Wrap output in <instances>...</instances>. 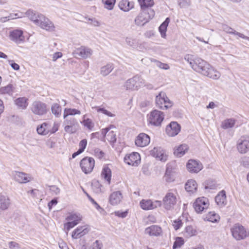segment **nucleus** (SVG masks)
Returning a JSON list of instances; mask_svg holds the SVG:
<instances>
[{
  "label": "nucleus",
  "mask_w": 249,
  "mask_h": 249,
  "mask_svg": "<svg viewBox=\"0 0 249 249\" xmlns=\"http://www.w3.org/2000/svg\"><path fill=\"white\" fill-rule=\"evenodd\" d=\"M75 55H78L83 58H87L90 57L92 54V51L89 48L81 46L76 49L73 52Z\"/></svg>",
  "instance_id": "21"
},
{
  "label": "nucleus",
  "mask_w": 249,
  "mask_h": 249,
  "mask_svg": "<svg viewBox=\"0 0 249 249\" xmlns=\"http://www.w3.org/2000/svg\"><path fill=\"white\" fill-rule=\"evenodd\" d=\"M140 204L143 210H149L160 207L161 205V201L159 200L152 201L150 199H142L140 201Z\"/></svg>",
  "instance_id": "13"
},
{
  "label": "nucleus",
  "mask_w": 249,
  "mask_h": 249,
  "mask_svg": "<svg viewBox=\"0 0 249 249\" xmlns=\"http://www.w3.org/2000/svg\"><path fill=\"white\" fill-rule=\"evenodd\" d=\"M120 9L124 12H128L134 7V3L128 0H122L118 4Z\"/></svg>",
  "instance_id": "31"
},
{
  "label": "nucleus",
  "mask_w": 249,
  "mask_h": 249,
  "mask_svg": "<svg viewBox=\"0 0 249 249\" xmlns=\"http://www.w3.org/2000/svg\"><path fill=\"white\" fill-rule=\"evenodd\" d=\"M122 198V195L120 191L114 192L110 195L109 201L112 205H116L120 203Z\"/></svg>",
  "instance_id": "29"
},
{
  "label": "nucleus",
  "mask_w": 249,
  "mask_h": 249,
  "mask_svg": "<svg viewBox=\"0 0 249 249\" xmlns=\"http://www.w3.org/2000/svg\"><path fill=\"white\" fill-rule=\"evenodd\" d=\"M155 101L156 106L161 109H167L173 106V103L162 91L156 96Z\"/></svg>",
  "instance_id": "2"
},
{
  "label": "nucleus",
  "mask_w": 249,
  "mask_h": 249,
  "mask_svg": "<svg viewBox=\"0 0 249 249\" xmlns=\"http://www.w3.org/2000/svg\"><path fill=\"white\" fill-rule=\"evenodd\" d=\"M221 29L227 34L236 35L241 38L249 40V37L246 36L239 32H236L227 24H222Z\"/></svg>",
  "instance_id": "25"
},
{
  "label": "nucleus",
  "mask_w": 249,
  "mask_h": 249,
  "mask_svg": "<svg viewBox=\"0 0 249 249\" xmlns=\"http://www.w3.org/2000/svg\"><path fill=\"white\" fill-rule=\"evenodd\" d=\"M182 226V222L181 220H175L173 224V226L176 230H178Z\"/></svg>",
  "instance_id": "61"
},
{
  "label": "nucleus",
  "mask_w": 249,
  "mask_h": 249,
  "mask_svg": "<svg viewBox=\"0 0 249 249\" xmlns=\"http://www.w3.org/2000/svg\"><path fill=\"white\" fill-rule=\"evenodd\" d=\"M52 112L55 117H59L61 114V107L58 103H54L51 107Z\"/></svg>",
  "instance_id": "41"
},
{
  "label": "nucleus",
  "mask_w": 249,
  "mask_h": 249,
  "mask_svg": "<svg viewBox=\"0 0 249 249\" xmlns=\"http://www.w3.org/2000/svg\"><path fill=\"white\" fill-rule=\"evenodd\" d=\"M8 62H9V64L10 65V66H11V67L14 70H16V71L19 70V66L18 64L15 63L13 60H8Z\"/></svg>",
  "instance_id": "62"
},
{
  "label": "nucleus",
  "mask_w": 249,
  "mask_h": 249,
  "mask_svg": "<svg viewBox=\"0 0 249 249\" xmlns=\"http://www.w3.org/2000/svg\"><path fill=\"white\" fill-rule=\"evenodd\" d=\"M88 23L93 25L94 26H99L100 23L95 18H89Z\"/></svg>",
  "instance_id": "57"
},
{
  "label": "nucleus",
  "mask_w": 249,
  "mask_h": 249,
  "mask_svg": "<svg viewBox=\"0 0 249 249\" xmlns=\"http://www.w3.org/2000/svg\"><path fill=\"white\" fill-rule=\"evenodd\" d=\"M145 233L150 236H158L161 234L162 229L159 226L152 225L145 229Z\"/></svg>",
  "instance_id": "26"
},
{
  "label": "nucleus",
  "mask_w": 249,
  "mask_h": 249,
  "mask_svg": "<svg viewBox=\"0 0 249 249\" xmlns=\"http://www.w3.org/2000/svg\"><path fill=\"white\" fill-rule=\"evenodd\" d=\"M27 100L25 97H20L17 99L15 101V103L19 109H25L28 105Z\"/></svg>",
  "instance_id": "35"
},
{
  "label": "nucleus",
  "mask_w": 249,
  "mask_h": 249,
  "mask_svg": "<svg viewBox=\"0 0 249 249\" xmlns=\"http://www.w3.org/2000/svg\"><path fill=\"white\" fill-rule=\"evenodd\" d=\"M84 125L89 130H92L94 126V123L89 119H87L83 121Z\"/></svg>",
  "instance_id": "52"
},
{
  "label": "nucleus",
  "mask_w": 249,
  "mask_h": 249,
  "mask_svg": "<svg viewBox=\"0 0 249 249\" xmlns=\"http://www.w3.org/2000/svg\"><path fill=\"white\" fill-rule=\"evenodd\" d=\"M15 88L13 85L9 84L0 89V92L3 94H8L12 95L15 92Z\"/></svg>",
  "instance_id": "40"
},
{
  "label": "nucleus",
  "mask_w": 249,
  "mask_h": 249,
  "mask_svg": "<svg viewBox=\"0 0 249 249\" xmlns=\"http://www.w3.org/2000/svg\"><path fill=\"white\" fill-rule=\"evenodd\" d=\"M170 20V18H167L164 20V21L160 25V26L159 28V31L161 35V36L162 38H165L167 28L168 26Z\"/></svg>",
  "instance_id": "36"
},
{
  "label": "nucleus",
  "mask_w": 249,
  "mask_h": 249,
  "mask_svg": "<svg viewBox=\"0 0 249 249\" xmlns=\"http://www.w3.org/2000/svg\"><path fill=\"white\" fill-rule=\"evenodd\" d=\"M63 124L65 125L64 130L67 133L73 134L78 130V123L76 119L73 117H70L66 119Z\"/></svg>",
  "instance_id": "8"
},
{
  "label": "nucleus",
  "mask_w": 249,
  "mask_h": 249,
  "mask_svg": "<svg viewBox=\"0 0 249 249\" xmlns=\"http://www.w3.org/2000/svg\"><path fill=\"white\" fill-rule=\"evenodd\" d=\"M13 175L14 179L20 183H25L31 180L30 175L24 172L15 171Z\"/></svg>",
  "instance_id": "16"
},
{
  "label": "nucleus",
  "mask_w": 249,
  "mask_h": 249,
  "mask_svg": "<svg viewBox=\"0 0 249 249\" xmlns=\"http://www.w3.org/2000/svg\"><path fill=\"white\" fill-rule=\"evenodd\" d=\"M68 109H69L70 115H75L76 114L80 115L81 114V111L77 109L71 108H69Z\"/></svg>",
  "instance_id": "60"
},
{
  "label": "nucleus",
  "mask_w": 249,
  "mask_h": 249,
  "mask_svg": "<svg viewBox=\"0 0 249 249\" xmlns=\"http://www.w3.org/2000/svg\"><path fill=\"white\" fill-rule=\"evenodd\" d=\"M190 5L189 0H182L179 3V5L181 8L186 7Z\"/></svg>",
  "instance_id": "59"
},
{
  "label": "nucleus",
  "mask_w": 249,
  "mask_h": 249,
  "mask_svg": "<svg viewBox=\"0 0 249 249\" xmlns=\"http://www.w3.org/2000/svg\"><path fill=\"white\" fill-rule=\"evenodd\" d=\"M186 167L188 171L191 173H197L203 168L202 164L199 161L194 160H189Z\"/></svg>",
  "instance_id": "14"
},
{
  "label": "nucleus",
  "mask_w": 249,
  "mask_h": 249,
  "mask_svg": "<svg viewBox=\"0 0 249 249\" xmlns=\"http://www.w3.org/2000/svg\"><path fill=\"white\" fill-rule=\"evenodd\" d=\"M217 185L215 181L212 180H208L205 182V189H215L217 188Z\"/></svg>",
  "instance_id": "48"
},
{
  "label": "nucleus",
  "mask_w": 249,
  "mask_h": 249,
  "mask_svg": "<svg viewBox=\"0 0 249 249\" xmlns=\"http://www.w3.org/2000/svg\"><path fill=\"white\" fill-rule=\"evenodd\" d=\"M36 25L48 31H53L55 28L53 23L43 15L40 17L39 20H38Z\"/></svg>",
  "instance_id": "11"
},
{
  "label": "nucleus",
  "mask_w": 249,
  "mask_h": 249,
  "mask_svg": "<svg viewBox=\"0 0 249 249\" xmlns=\"http://www.w3.org/2000/svg\"><path fill=\"white\" fill-rule=\"evenodd\" d=\"M38 134L42 135H46L49 132V129L48 124L44 123L41 125H39L36 129Z\"/></svg>",
  "instance_id": "39"
},
{
  "label": "nucleus",
  "mask_w": 249,
  "mask_h": 249,
  "mask_svg": "<svg viewBox=\"0 0 249 249\" xmlns=\"http://www.w3.org/2000/svg\"><path fill=\"white\" fill-rule=\"evenodd\" d=\"M30 109L36 115L42 116L47 113V105L46 104L39 101H34L30 107Z\"/></svg>",
  "instance_id": "7"
},
{
  "label": "nucleus",
  "mask_w": 249,
  "mask_h": 249,
  "mask_svg": "<svg viewBox=\"0 0 249 249\" xmlns=\"http://www.w3.org/2000/svg\"><path fill=\"white\" fill-rule=\"evenodd\" d=\"M95 161L91 157H85L80 161V166L83 172L85 174L90 173L94 167Z\"/></svg>",
  "instance_id": "10"
},
{
  "label": "nucleus",
  "mask_w": 249,
  "mask_h": 249,
  "mask_svg": "<svg viewBox=\"0 0 249 249\" xmlns=\"http://www.w3.org/2000/svg\"><path fill=\"white\" fill-rule=\"evenodd\" d=\"M10 39L17 43H20L23 42L24 36H23V32L20 30H15L10 32Z\"/></svg>",
  "instance_id": "22"
},
{
  "label": "nucleus",
  "mask_w": 249,
  "mask_h": 249,
  "mask_svg": "<svg viewBox=\"0 0 249 249\" xmlns=\"http://www.w3.org/2000/svg\"><path fill=\"white\" fill-rule=\"evenodd\" d=\"M237 120L233 118L226 119L223 120L221 124V127L224 129L233 128L235 126Z\"/></svg>",
  "instance_id": "33"
},
{
  "label": "nucleus",
  "mask_w": 249,
  "mask_h": 249,
  "mask_svg": "<svg viewBox=\"0 0 249 249\" xmlns=\"http://www.w3.org/2000/svg\"><path fill=\"white\" fill-rule=\"evenodd\" d=\"M196 58L194 55L189 54H186L184 56V59L189 63L192 68H193V65L195 64Z\"/></svg>",
  "instance_id": "49"
},
{
  "label": "nucleus",
  "mask_w": 249,
  "mask_h": 249,
  "mask_svg": "<svg viewBox=\"0 0 249 249\" xmlns=\"http://www.w3.org/2000/svg\"><path fill=\"white\" fill-rule=\"evenodd\" d=\"M87 144V141L86 139H83L79 142V148L78 150L79 152H81L82 153L84 151L86 147Z\"/></svg>",
  "instance_id": "54"
},
{
  "label": "nucleus",
  "mask_w": 249,
  "mask_h": 249,
  "mask_svg": "<svg viewBox=\"0 0 249 249\" xmlns=\"http://www.w3.org/2000/svg\"><path fill=\"white\" fill-rule=\"evenodd\" d=\"M209 64L201 58H196L194 65H193V69L195 71L203 74V71H205Z\"/></svg>",
  "instance_id": "18"
},
{
  "label": "nucleus",
  "mask_w": 249,
  "mask_h": 249,
  "mask_svg": "<svg viewBox=\"0 0 249 249\" xmlns=\"http://www.w3.org/2000/svg\"><path fill=\"white\" fill-rule=\"evenodd\" d=\"M180 131V125L176 122H172L166 128V132L171 137L177 135Z\"/></svg>",
  "instance_id": "19"
},
{
  "label": "nucleus",
  "mask_w": 249,
  "mask_h": 249,
  "mask_svg": "<svg viewBox=\"0 0 249 249\" xmlns=\"http://www.w3.org/2000/svg\"><path fill=\"white\" fill-rule=\"evenodd\" d=\"M155 12L152 9H143L135 19V23L138 26H143L154 16Z\"/></svg>",
  "instance_id": "1"
},
{
  "label": "nucleus",
  "mask_w": 249,
  "mask_h": 249,
  "mask_svg": "<svg viewBox=\"0 0 249 249\" xmlns=\"http://www.w3.org/2000/svg\"><path fill=\"white\" fill-rule=\"evenodd\" d=\"M50 191L53 194L57 195L59 194L60 190L56 185H52L50 186Z\"/></svg>",
  "instance_id": "55"
},
{
  "label": "nucleus",
  "mask_w": 249,
  "mask_h": 249,
  "mask_svg": "<svg viewBox=\"0 0 249 249\" xmlns=\"http://www.w3.org/2000/svg\"><path fill=\"white\" fill-rule=\"evenodd\" d=\"M95 108L96 109L97 112H102V113L106 115L107 116L110 117H113L115 116V114L112 113L111 112L108 111L103 107H96Z\"/></svg>",
  "instance_id": "50"
},
{
  "label": "nucleus",
  "mask_w": 249,
  "mask_h": 249,
  "mask_svg": "<svg viewBox=\"0 0 249 249\" xmlns=\"http://www.w3.org/2000/svg\"><path fill=\"white\" fill-rule=\"evenodd\" d=\"M188 150V146L186 144H183L177 147L174 150V154L178 157L183 156Z\"/></svg>",
  "instance_id": "34"
},
{
  "label": "nucleus",
  "mask_w": 249,
  "mask_h": 249,
  "mask_svg": "<svg viewBox=\"0 0 249 249\" xmlns=\"http://www.w3.org/2000/svg\"><path fill=\"white\" fill-rule=\"evenodd\" d=\"M24 14L36 25L42 15L31 9L28 10Z\"/></svg>",
  "instance_id": "30"
},
{
  "label": "nucleus",
  "mask_w": 249,
  "mask_h": 249,
  "mask_svg": "<svg viewBox=\"0 0 249 249\" xmlns=\"http://www.w3.org/2000/svg\"><path fill=\"white\" fill-rule=\"evenodd\" d=\"M95 154L99 159H101L104 156L105 153L100 149H96L95 150Z\"/></svg>",
  "instance_id": "63"
},
{
  "label": "nucleus",
  "mask_w": 249,
  "mask_h": 249,
  "mask_svg": "<svg viewBox=\"0 0 249 249\" xmlns=\"http://www.w3.org/2000/svg\"><path fill=\"white\" fill-rule=\"evenodd\" d=\"M142 10L148 9L149 7H152L154 2L153 0H138Z\"/></svg>",
  "instance_id": "42"
},
{
  "label": "nucleus",
  "mask_w": 249,
  "mask_h": 249,
  "mask_svg": "<svg viewBox=\"0 0 249 249\" xmlns=\"http://www.w3.org/2000/svg\"><path fill=\"white\" fill-rule=\"evenodd\" d=\"M103 247V244L101 241L96 240L91 245L89 249H102Z\"/></svg>",
  "instance_id": "53"
},
{
  "label": "nucleus",
  "mask_w": 249,
  "mask_h": 249,
  "mask_svg": "<svg viewBox=\"0 0 249 249\" xmlns=\"http://www.w3.org/2000/svg\"><path fill=\"white\" fill-rule=\"evenodd\" d=\"M77 224L74 223L73 221H69L67 223L65 224V227L66 228L67 231H69L71 228L76 225Z\"/></svg>",
  "instance_id": "56"
},
{
  "label": "nucleus",
  "mask_w": 249,
  "mask_h": 249,
  "mask_svg": "<svg viewBox=\"0 0 249 249\" xmlns=\"http://www.w3.org/2000/svg\"><path fill=\"white\" fill-rule=\"evenodd\" d=\"M177 201V193L169 192L163 198V207L167 210H172L174 209Z\"/></svg>",
  "instance_id": "4"
},
{
  "label": "nucleus",
  "mask_w": 249,
  "mask_h": 249,
  "mask_svg": "<svg viewBox=\"0 0 249 249\" xmlns=\"http://www.w3.org/2000/svg\"><path fill=\"white\" fill-rule=\"evenodd\" d=\"M231 231L233 237L237 240L244 239L249 235V232L246 229L238 224H235Z\"/></svg>",
  "instance_id": "6"
},
{
  "label": "nucleus",
  "mask_w": 249,
  "mask_h": 249,
  "mask_svg": "<svg viewBox=\"0 0 249 249\" xmlns=\"http://www.w3.org/2000/svg\"><path fill=\"white\" fill-rule=\"evenodd\" d=\"M62 56V53L61 52H56L53 56V61H55L57 59L61 58Z\"/></svg>",
  "instance_id": "64"
},
{
  "label": "nucleus",
  "mask_w": 249,
  "mask_h": 249,
  "mask_svg": "<svg viewBox=\"0 0 249 249\" xmlns=\"http://www.w3.org/2000/svg\"><path fill=\"white\" fill-rule=\"evenodd\" d=\"M151 154L157 159L163 162L167 159V155L165 151L160 147H154L151 151Z\"/></svg>",
  "instance_id": "17"
},
{
  "label": "nucleus",
  "mask_w": 249,
  "mask_h": 249,
  "mask_svg": "<svg viewBox=\"0 0 249 249\" xmlns=\"http://www.w3.org/2000/svg\"><path fill=\"white\" fill-rule=\"evenodd\" d=\"M107 139L112 146L116 142V134L113 131H109L107 135Z\"/></svg>",
  "instance_id": "45"
},
{
  "label": "nucleus",
  "mask_w": 249,
  "mask_h": 249,
  "mask_svg": "<svg viewBox=\"0 0 249 249\" xmlns=\"http://www.w3.org/2000/svg\"><path fill=\"white\" fill-rule=\"evenodd\" d=\"M89 231V229L86 226L78 227L73 231L71 236L73 239H78L87 234Z\"/></svg>",
  "instance_id": "24"
},
{
  "label": "nucleus",
  "mask_w": 249,
  "mask_h": 249,
  "mask_svg": "<svg viewBox=\"0 0 249 249\" xmlns=\"http://www.w3.org/2000/svg\"><path fill=\"white\" fill-rule=\"evenodd\" d=\"M101 175L102 177L107 181L108 184L110 183L111 171V170L107 166L104 167Z\"/></svg>",
  "instance_id": "37"
},
{
  "label": "nucleus",
  "mask_w": 249,
  "mask_h": 249,
  "mask_svg": "<svg viewBox=\"0 0 249 249\" xmlns=\"http://www.w3.org/2000/svg\"><path fill=\"white\" fill-rule=\"evenodd\" d=\"M196 231L191 226H188L185 228V235L187 237H191L196 234Z\"/></svg>",
  "instance_id": "46"
},
{
  "label": "nucleus",
  "mask_w": 249,
  "mask_h": 249,
  "mask_svg": "<svg viewBox=\"0 0 249 249\" xmlns=\"http://www.w3.org/2000/svg\"><path fill=\"white\" fill-rule=\"evenodd\" d=\"M184 240L182 237H178L176 239V241L174 243L173 249H176L180 248L184 244Z\"/></svg>",
  "instance_id": "51"
},
{
  "label": "nucleus",
  "mask_w": 249,
  "mask_h": 249,
  "mask_svg": "<svg viewBox=\"0 0 249 249\" xmlns=\"http://www.w3.org/2000/svg\"><path fill=\"white\" fill-rule=\"evenodd\" d=\"M203 75L213 79H218L221 76L220 73L210 64H209V67H207L205 71H203Z\"/></svg>",
  "instance_id": "23"
},
{
  "label": "nucleus",
  "mask_w": 249,
  "mask_h": 249,
  "mask_svg": "<svg viewBox=\"0 0 249 249\" xmlns=\"http://www.w3.org/2000/svg\"><path fill=\"white\" fill-rule=\"evenodd\" d=\"M8 245H9V247L11 249H20L19 244L15 242H13V241L10 242L8 243Z\"/></svg>",
  "instance_id": "58"
},
{
  "label": "nucleus",
  "mask_w": 249,
  "mask_h": 249,
  "mask_svg": "<svg viewBox=\"0 0 249 249\" xmlns=\"http://www.w3.org/2000/svg\"><path fill=\"white\" fill-rule=\"evenodd\" d=\"M66 219L68 221H73L78 224L82 219L81 215L79 213H71L67 216Z\"/></svg>",
  "instance_id": "43"
},
{
  "label": "nucleus",
  "mask_w": 249,
  "mask_h": 249,
  "mask_svg": "<svg viewBox=\"0 0 249 249\" xmlns=\"http://www.w3.org/2000/svg\"><path fill=\"white\" fill-rule=\"evenodd\" d=\"M164 118V115L163 112L155 109L148 115L147 121L151 125L159 126L161 125Z\"/></svg>",
  "instance_id": "3"
},
{
  "label": "nucleus",
  "mask_w": 249,
  "mask_h": 249,
  "mask_svg": "<svg viewBox=\"0 0 249 249\" xmlns=\"http://www.w3.org/2000/svg\"><path fill=\"white\" fill-rule=\"evenodd\" d=\"M209 205V200L205 197L197 198L193 204V207L197 213H201L207 209Z\"/></svg>",
  "instance_id": "9"
},
{
  "label": "nucleus",
  "mask_w": 249,
  "mask_h": 249,
  "mask_svg": "<svg viewBox=\"0 0 249 249\" xmlns=\"http://www.w3.org/2000/svg\"><path fill=\"white\" fill-rule=\"evenodd\" d=\"M113 65L111 63L107 64L101 68L100 73L103 76H106L109 74L113 70Z\"/></svg>",
  "instance_id": "38"
},
{
  "label": "nucleus",
  "mask_w": 249,
  "mask_h": 249,
  "mask_svg": "<svg viewBox=\"0 0 249 249\" xmlns=\"http://www.w3.org/2000/svg\"><path fill=\"white\" fill-rule=\"evenodd\" d=\"M10 200L5 194H1L0 195V209L5 210L8 208L10 205Z\"/></svg>",
  "instance_id": "32"
},
{
  "label": "nucleus",
  "mask_w": 249,
  "mask_h": 249,
  "mask_svg": "<svg viewBox=\"0 0 249 249\" xmlns=\"http://www.w3.org/2000/svg\"><path fill=\"white\" fill-rule=\"evenodd\" d=\"M141 158L137 152H133L128 155H126L124 158V162L132 166H137L140 162Z\"/></svg>",
  "instance_id": "15"
},
{
  "label": "nucleus",
  "mask_w": 249,
  "mask_h": 249,
  "mask_svg": "<svg viewBox=\"0 0 249 249\" xmlns=\"http://www.w3.org/2000/svg\"><path fill=\"white\" fill-rule=\"evenodd\" d=\"M144 84V80L140 75H136L126 81L125 86L127 89L137 90Z\"/></svg>",
  "instance_id": "5"
},
{
  "label": "nucleus",
  "mask_w": 249,
  "mask_h": 249,
  "mask_svg": "<svg viewBox=\"0 0 249 249\" xmlns=\"http://www.w3.org/2000/svg\"><path fill=\"white\" fill-rule=\"evenodd\" d=\"M237 148L239 153H246L249 151V137L243 136L237 142Z\"/></svg>",
  "instance_id": "12"
},
{
  "label": "nucleus",
  "mask_w": 249,
  "mask_h": 249,
  "mask_svg": "<svg viewBox=\"0 0 249 249\" xmlns=\"http://www.w3.org/2000/svg\"><path fill=\"white\" fill-rule=\"evenodd\" d=\"M104 7L109 10H112L116 2V0H102Z\"/></svg>",
  "instance_id": "44"
},
{
  "label": "nucleus",
  "mask_w": 249,
  "mask_h": 249,
  "mask_svg": "<svg viewBox=\"0 0 249 249\" xmlns=\"http://www.w3.org/2000/svg\"><path fill=\"white\" fill-rule=\"evenodd\" d=\"M150 141L149 136L143 133H140L135 139V144L140 147H144L147 145Z\"/></svg>",
  "instance_id": "20"
},
{
  "label": "nucleus",
  "mask_w": 249,
  "mask_h": 249,
  "mask_svg": "<svg viewBox=\"0 0 249 249\" xmlns=\"http://www.w3.org/2000/svg\"><path fill=\"white\" fill-rule=\"evenodd\" d=\"M185 188L186 191L190 193V194H194L196 192L197 184L196 180L189 179L185 183Z\"/></svg>",
  "instance_id": "27"
},
{
  "label": "nucleus",
  "mask_w": 249,
  "mask_h": 249,
  "mask_svg": "<svg viewBox=\"0 0 249 249\" xmlns=\"http://www.w3.org/2000/svg\"><path fill=\"white\" fill-rule=\"evenodd\" d=\"M208 220L216 222L219 219V217L214 212H209L207 215Z\"/></svg>",
  "instance_id": "47"
},
{
  "label": "nucleus",
  "mask_w": 249,
  "mask_h": 249,
  "mask_svg": "<svg viewBox=\"0 0 249 249\" xmlns=\"http://www.w3.org/2000/svg\"><path fill=\"white\" fill-rule=\"evenodd\" d=\"M215 201L219 207L225 206L227 204L226 192L224 190L220 191L215 196Z\"/></svg>",
  "instance_id": "28"
}]
</instances>
